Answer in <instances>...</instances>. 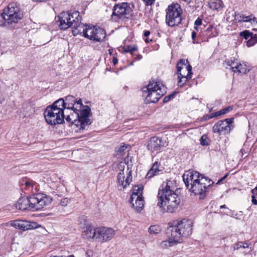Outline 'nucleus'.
<instances>
[{"instance_id": "1", "label": "nucleus", "mask_w": 257, "mask_h": 257, "mask_svg": "<svg viewBox=\"0 0 257 257\" xmlns=\"http://www.w3.org/2000/svg\"><path fill=\"white\" fill-rule=\"evenodd\" d=\"M166 234L168 240L162 241L161 246L167 247L180 242L182 237H187L192 234L193 222L190 219L176 220L168 223Z\"/></svg>"}, {"instance_id": "2", "label": "nucleus", "mask_w": 257, "mask_h": 257, "mask_svg": "<svg viewBox=\"0 0 257 257\" xmlns=\"http://www.w3.org/2000/svg\"><path fill=\"white\" fill-rule=\"evenodd\" d=\"M183 180L186 187L200 199L205 197V193L214 182L197 171H188L183 174Z\"/></svg>"}, {"instance_id": "3", "label": "nucleus", "mask_w": 257, "mask_h": 257, "mask_svg": "<svg viewBox=\"0 0 257 257\" xmlns=\"http://www.w3.org/2000/svg\"><path fill=\"white\" fill-rule=\"evenodd\" d=\"M157 197V205L160 208L166 206V211L169 213L174 212L180 202L179 195L175 192L173 181L171 180L163 183L159 189Z\"/></svg>"}, {"instance_id": "4", "label": "nucleus", "mask_w": 257, "mask_h": 257, "mask_svg": "<svg viewBox=\"0 0 257 257\" xmlns=\"http://www.w3.org/2000/svg\"><path fill=\"white\" fill-rule=\"evenodd\" d=\"M58 100H61L63 102L62 106H61L64 110L65 109H72L74 113L78 118V121H75V123L77 125L80 122L81 128H84L85 126H87L91 123V121L89 119L90 116V108L88 106H84L82 104V100L79 99L78 100L72 95H68L65 97V99L60 98ZM62 106V104H60Z\"/></svg>"}, {"instance_id": "5", "label": "nucleus", "mask_w": 257, "mask_h": 257, "mask_svg": "<svg viewBox=\"0 0 257 257\" xmlns=\"http://www.w3.org/2000/svg\"><path fill=\"white\" fill-rule=\"evenodd\" d=\"M52 198L44 194H34L29 197H22L16 203L19 209L37 211L41 210L51 203Z\"/></svg>"}, {"instance_id": "6", "label": "nucleus", "mask_w": 257, "mask_h": 257, "mask_svg": "<svg viewBox=\"0 0 257 257\" xmlns=\"http://www.w3.org/2000/svg\"><path fill=\"white\" fill-rule=\"evenodd\" d=\"M143 96H145L146 103H156L166 93L165 87L159 81L154 80L150 81L149 83L142 88Z\"/></svg>"}, {"instance_id": "7", "label": "nucleus", "mask_w": 257, "mask_h": 257, "mask_svg": "<svg viewBox=\"0 0 257 257\" xmlns=\"http://www.w3.org/2000/svg\"><path fill=\"white\" fill-rule=\"evenodd\" d=\"M62 103H63V102L61 101V100H57L46 108L44 115L47 123L51 125H55L64 122V109L60 105V104L62 105Z\"/></svg>"}, {"instance_id": "8", "label": "nucleus", "mask_w": 257, "mask_h": 257, "mask_svg": "<svg viewBox=\"0 0 257 257\" xmlns=\"http://www.w3.org/2000/svg\"><path fill=\"white\" fill-rule=\"evenodd\" d=\"M5 21L3 24L4 26H9L13 24H16L21 20L23 17V14L17 4L15 3L9 4L7 8L4 10L1 15Z\"/></svg>"}, {"instance_id": "9", "label": "nucleus", "mask_w": 257, "mask_h": 257, "mask_svg": "<svg viewBox=\"0 0 257 257\" xmlns=\"http://www.w3.org/2000/svg\"><path fill=\"white\" fill-rule=\"evenodd\" d=\"M182 10L177 3L169 5L166 10V22L169 26H178L182 21Z\"/></svg>"}, {"instance_id": "10", "label": "nucleus", "mask_w": 257, "mask_h": 257, "mask_svg": "<svg viewBox=\"0 0 257 257\" xmlns=\"http://www.w3.org/2000/svg\"><path fill=\"white\" fill-rule=\"evenodd\" d=\"M144 186L142 185H136L133 189L130 199V203L133 208L137 212H140L144 206V200L142 194Z\"/></svg>"}, {"instance_id": "11", "label": "nucleus", "mask_w": 257, "mask_h": 257, "mask_svg": "<svg viewBox=\"0 0 257 257\" xmlns=\"http://www.w3.org/2000/svg\"><path fill=\"white\" fill-rule=\"evenodd\" d=\"M111 19L114 22H117L120 19L126 18L127 15H130L133 11L128 3H121L115 4L113 8Z\"/></svg>"}, {"instance_id": "12", "label": "nucleus", "mask_w": 257, "mask_h": 257, "mask_svg": "<svg viewBox=\"0 0 257 257\" xmlns=\"http://www.w3.org/2000/svg\"><path fill=\"white\" fill-rule=\"evenodd\" d=\"M233 119V117H231L218 121L212 127L213 132L219 135H225L228 134L232 129L231 124Z\"/></svg>"}, {"instance_id": "13", "label": "nucleus", "mask_w": 257, "mask_h": 257, "mask_svg": "<svg viewBox=\"0 0 257 257\" xmlns=\"http://www.w3.org/2000/svg\"><path fill=\"white\" fill-rule=\"evenodd\" d=\"M97 233L96 241L98 242H104L108 241L112 238L115 234V231L111 228L105 227L96 228Z\"/></svg>"}, {"instance_id": "14", "label": "nucleus", "mask_w": 257, "mask_h": 257, "mask_svg": "<svg viewBox=\"0 0 257 257\" xmlns=\"http://www.w3.org/2000/svg\"><path fill=\"white\" fill-rule=\"evenodd\" d=\"M12 226L23 231L33 229L38 227L36 222H30L24 220H15L10 222Z\"/></svg>"}, {"instance_id": "15", "label": "nucleus", "mask_w": 257, "mask_h": 257, "mask_svg": "<svg viewBox=\"0 0 257 257\" xmlns=\"http://www.w3.org/2000/svg\"><path fill=\"white\" fill-rule=\"evenodd\" d=\"M164 145V142L161 138L158 137H153L148 141L147 148L152 152H159Z\"/></svg>"}, {"instance_id": "16", "label": "nucleus", "mask_w": 257, "mask_h": 257, "mask_svg": "<svg viewBox=\"0 0 257 257\" xmlns=\"http://www.w3.org/2000/svg\"><path fill=\"white\" fill-rule=\"evenodd\" d=\"M124 174V168L120 170L117 177V182L119 186L121 187L122 188H125L132 181V171H130L125 179Z\"/></svg>"}, {"instance_id": "17", "label": "nucleus", "mask_w": 257, "mask_h": 257, "mask_svg": "<svg viewBox=\"0 0 257 257\" xmlns=\"http://www.w3.org/2000/svg\"><path fill=\"white\" fill-rule=\"evenodd\" d=\"M69 12H63L60 14L58 17V21L60 24L59 27L61 30H66L69 28L72 27V22H69L70 21Z\"/></svg>"}, {"instance_id": "18", "label": "nucleus", "mask_w": 257, "mask_h": 257, "mask_svg": "<svg viewBox=\"0 0 257 257\" xmlns=\"http://www.w3.org/2000/svg\"><path fill=\"white\" fill-rule=\"evenodd\" d=\"M85 224L86 226L84 228V230L82 232L83 237L86 238H93L96 240L97 235L96 228H93L90 224L85 223Z\"/></svg>"}, {"instance_id": "19", "label": "nucleus", "mask_w": 257, "mask_h": 257, "mask_svg": "<svg viewBox=\"0 0 257 257\" xmlns=\"http://www.w3.org/2000/svg\"><path fill=\"white\" fill-rule=\"evenodd\" d=\"M189 72H187L186 75L181 74L178 75V82L177 84L179 87H183L184 85L191 79L192 76V67L189 66Z\"/></svg>"}, {"instance_id": "20", "label": "nucleus", "mask_w": 257, "mask_h": 257, "mask_svg": "<svg viewBox=\"0 0 257 257\" xmlns=\"http://www.w3.org/2000/svg\"><path fill=\"white\" fill-rule=\"evenodd\" d=\"M189 66L191 67L187 60L183 59L180 60L176 65V74L181 75L182 74V71L184 70L189 72Z\"/></svg>"}, {"instance_id": "21", "label": "nucleus", "mask_w": 257, "mask_h": 257, "mask_svg": "<svg viewBox=\"0 0 257 257\" xmlns=\"http://www.w3.org/2000/svg\"><path fill=\"white\" fill-rule=\"evenodd\" d=\"M160 163L158 162H155L153 164L151 168L148 172L146 177L148 178H151L154 176L159 175L161 173L162 170L159 168Z\"/></svg>"}, {"instance_id": "22", "label": "nucleus", "mask_w": 257, "mask_h": 257, "mask_svg": "<svg viewBox=\"0 0 257 257\" xmlns=\"http://www.w3.org/2000/svg\"><path fill=\"white\" fill-rule=\"evenodd\" d=\"M70 21L69 22H72V28L74 27L79 26V24L81 22V18L80 16L79 13L78 11H75L71 13L69 12Z\"/></svg>"}, {"instance_id": "23", "label": "nucleus", "mask_w": 257, "mask_h": 257, "mask_svg": "<svg viewBox=\"0 0 257 257\" xmlns=\"http://www.w3.org/2000/svg\"><path fill=\"white\" fill-rule=\"evenodd\" d=\"M106 34L104 30L100 27L95 28V33L93 37V41L100 42L102 41L105 37Z\"/></svg>"}, {"instance_id": "24", "label": "nucleus", "mask_w": 257, "mask_h": 257, "mask_svg": "<svg viewBox=\"0 0 257 257\" xmlns=\"http://www.w3.org/2000/svg\"><path fill=\"white\" fill-rule=\"evenodd\" d=\"M95 28L94 27H90L86 25L85 31L84 32V37L90 40L93 41V37L95 33Z\"/></svg>"}, {"instance_id": "25", "label": "nucleus", "mask_w": 257, "mask_h": 257, "mask_svg": "<svg viewBox=\"0 0 257 257\" xmlns=\"http://www.w3.org/2000/svg\"><path fill=\"white\" fill-rule=\"evenodd\" d=\"M203 35L205 37V39L207 40L208 38L214 37L217 35L216 29L213 27L210 26L204 31Z\"/></svg>"}, {"instance_id": "26", "label": "nucleus", "mask_w": 257, "mask_h": 257, "mask_svg": "<svg viewBox=\"0 0 257 257\" xmlns=\"http://www.w3.org/2000/svg\"><path fill=\"white\" fill-rule=\"evenodd\" d=\"M85 28L86 25H84L80 22L79 24V26L74 27L73 28V29H74L72 30V33L74 36L80 34L84 36V32L85 31Z\"/></svg>"}, {"instance_id": "27", "label": "nucleus", "mask_w": 257, "mask_h": 257, "mask_svg": "<svg viewBox=\"0 0 257 257\" xmlns=\"http://www.w3.org/2000/svg\"><path fill=\"white\" fill-rule=\"evenodd\" d=\"M223 7V2L220 0H215L210 4V8L214 10L219 11Z\"/></svg>"}, {"instance_id": "28", "label": "nucleus", "mask_w": 257, "mask_h": 257, "mask_svg": "<svg viewBox=\"0 0 257 257\" xmlns=\"http://www.w3.org/2000/svg\"><path fill=\"white\" fill-rule=\"evenodd\" d=\"M65 119H66V121L68 122H71L72 123H74L75 125H77V126H80V130H83L85 128L86 126H84V128H81V125H80V122L78 123L79 124L78 125H77L76 124H75L74 123L75 120L76 121L78 120V118L77 116H76V115L75 114V113L74 112L73 114H71V116L69 115H67Z\"/></svg>"}, {"instance_id": "29", "label": "nucleus", "mask_w": 257, "mask_h": 257, "mask_svg": "<svg viewBox=\"0 0 257 257\" xmlns=\"http://www.w3.org/2000/svg\"><path fill=\"white\" fill-rule=\"evenodd\" d=\"M21 185L22 186H25L26 189H29L33 188L35 183L31 180L24 179L21 181Z\"/></svg>"}, {"instance_id": "30", "label": "nucleus", "mask_w": 257, "mask_h": 257, "mask_svg": "<svg viewBox=\"0 0 257 257\" xmlns=\"http://www.w3.org/2000/svg\"><path fill=\"white\" fill-rule=\"evenodd\" d=\"M138 49L137 45H127L124 47V52L125 53H130L132 55L135 51H137Z\"/></svg>"}, {"instance_id": "31", "label": "nucleus", "mask_w": 257, "mask_h": 257, "mask_svg": "<svg viewBox=\"0 0 257 257\" xmlns=\"http://www.w3.org/2000/svg\"><path fill=\"white\" fill-rule=\"evenodd\" d=\"M127 148V146H126L125 144L122 143L115 148V152L117 155H121L124 152L125 150Z\"/></svg>"}, {"instance_id": "32", "label": "nucleus", "mask_w": 257, "mask_h": 257, "mask_svg": "<svg viewBox=\"0 0 257 257\" xmlns=\"http://www.w3.org/2000/svg\"><path fill=\"white\" fill-rule=\"evenodd\" d=\"M257 43V35L255 34L251 36L250 39L246 42L247 47H251Z\"/></svg>"}, {"instance_id": "33", "label": "nucleus", "mask_w": 257, "mask_h": 257, "mask_svg": "<svg viewBox=\"0 0 257 257\" xmlns=\"http://www.w3.org/2000/svg\"><path fill=\"white\" fill-rule=\"evenodd\" d=\"M149 231L151 234H157L161 231V228L158 225H151L149 228Z\"/></svg>"}, {"instance_id": "34", "label": "nucleus", "mask_w": 257, "mask_h": 257, "mask_svg": "<svg viewBox=\"0 0 257 257\" xmlns=\"http://www.w3.org/2000/svg\"><path fill=\"white\" fill-rule=\"evenodd\" d=\"M253 34L250 32L249 31L245 30L243 32H240V36L244 38L245 39H248L249 37L253 36Z\"/></svg>"}, {"instance_id": "35", "label": "nucleus", "mask_w": 257, "mask_h": 257, "mask_svg": "<svg viewBox=\"0 0 257 257\" xmlns=\"http://www.w3.org/2000/svg\"><path fill=\"white\" fill-rule=\"evenodd\" d=\"M247 17L248 18H245L243 22H251L257 24V18L253 16L252 15L247 16Z\"/></svg>"}, {"instance_id": "36", "label": "nucleus", "mask_w": 257, "mask_h": 257, "mask_svg": "<svg viewBox=\"0 0 257 257\" xmlns=\"http://www.w3.org/2000/svg\"><path fill=\"white\" fill-rule=\"evenodd\" d=\"M247 247H248V244L247 243L239 242L235 245L234 249H238L239 248H241V247L246 248Z\"/></svg>"}, {"instance_id": "37", "label": "nucleus", "mask_w": 257, "mask_h": 257, "mask_svg": "<svg viewBox=\"0 0 257 257\" xmlns=\"http://www.w3.org/2000/svg\"><path fill=\"white\" fill-rule=\"evenodd\" d=\"M242 67V65L241 64H237L234 67H232L231 70L232 71L235 72H238L239 73H241L242 72L241 69Z\"/></svg>"}, {"instance_id": "38", "label": "nucleus", "mask_w": 257, "mask_h": 257, "mask_svg": "<svg viewBox=\"0 0 257 257\" xmlns=\"http://www.w3.org/2000/svg\"><path fill=\"white\" fill-rule=\"evenodd\" d=\"M207 136L205 135H203L200 139L201 145L202 146L208 145V144L207 141Z\"/></svg>"}, {"instance_id": "39", "label": "nucleus", "mask_w": 257, "mask_h": 257, "mask_svg": "<svg viewBox=\"0 0 257 257\" xmlns=\"http://www.w3.org/2000/svg\"><path fill=\"white\" fill-rule=\"evenodd\" d=\"M233 109V106H228L227 107H226L224 108L221 109L222 114H224L225 113H227L231 111V110H232Z\"/></svg>"}, {"instance_id": "40", "label": "nucleus", "mask_w": 257, "mask_h": 257, "mask_svg": "<svg viewBox=\"0 0 257 257\" xmlns=\"http://www.w3.org/2000/svg\"><path fill=\"white\" fill-rule=\"evenodd\" d=\"M175 95V93H172L167 96H166L163 99V102L167 103L171 99H173Z\"/></svg>"}, {"instance_id": "41", "label": "nucleus", "mask_w": 257, "mask_h": 257, "mask_svg": "<svg viewBox=\"0 0 257 257\" xmlns=\"http://www.w3.org/2000/svg\"><path fill=\"white\" fill-rule=\"evenodd\" d=\"M241 215V213L238 214L233 211H231L230 212V216L237 219H240Z\"/></svg>"}, {"instance_id": "42", "label": "nucleus", "mask_w": 257, "mask_h": 257, "mask_svg": "<svg viewBox=\"0 0 257 257\" xmlns=\"http://www.w3.org/2000/svg\"><path fill=\"white\" fill-rule=\"evenodd\" d=\"M243 15L241 14H236L235 18L236 20L238 21V22H243Z\"/></svg>"}, {"instance_id": "43", "label": "nucleus", "mask_w": 257, "mask_h": 257, "mask_svg": "<svg viewBox=\"0 0 257 257\" xmlns=\"http://www.w3.org/2000/svg\"><path fill=\"white\" fill-rule=\"evenodd\" d=\"M69 202V200L67 198H64L61 199L60 204L62 206H66Z\"/></svg>"}, {"instance_id": "44", "label": "nucleus", "mask_w": 257, "mask_h": 257, "mask_svg": "<svg viewBox=\"0 0 257 257\" xmlns=\"http://www.w3.org/2000/svg\"><path fill=\"white\" fill-rule=\"evenodd\" d=\"M234 61H235V60L234 59L233 60H232V59H227L225 61V63L228 66H230L231 67V68H232V67H234L233 66V64L234 63Z\"/></svg>"}, {"instance_id": "45", "label": "nucleus", "mask_w": 257, "mask_h": 257, "mask_svg": "<svg viewBox=\"0 0 257 257\" xmlns=\"http://www.w3.org/2000/svg\"><path fill=\"white\" fill-rule=\"evenodd\" d=\"M212 118V116L211 115V113L210 114H207L203 116V117L201 118V120L202 121H205L208 120L210 118Z\"/></svg>"}, {"instance_id": "46", "label": "nucleus", "mask_w": 257, "mask_h": 257, "mask_svg": "<svg viewBox=\"0 0 257 257\" xmlns=\"http://www.w3.org/2000/svg\"><path fill=\"white\" fill-rule=\"evenodd\" d=\"M211 115H212V118H213L214 117H217V116H220L222 114L221 110H220L219 111L212 113Z\"/></svg>"}, {"instance_id": "47", "label": "nucleus", "mask_w": 257, "mask_h": 257, "mask_svg": "<svg viewBox=\"0 0 257 257\" xmlns=\"http://www.w3.org/2000/svg\"><path fill=\"white\" fill-rule=\"evenodd\" d=\"M155 0H143L146 6L152 5Z\"/></svg>"}, {"instance_id": "48", "label": "nucleus", "mask_w": 257, "mask_h": 257, "mask_svg": "<svg viewBox=\"0 0 257 257\" xmlns=\"http://www.w3.org/2000/svg\"><path fill=\"white\" fill-rule=\"evenodd\" d=\"M196 37V33L195 32V31H192V34H191V37H192V39L193 40V43H195L196 42H195V38ZM196 43H197V42H196Z\"/></svg>"}, {"instance_id": "49", "label": "nucleus", "mask_w": 257, "mask_h": 257, "mask_svg": "<svg viewBox=\"0 0 257 257\" xmlns=\"http://www.w3.org/2000/svg\"><path fill=\"white\" fill-rule=\"evenodd\" d=\"M92 255L93 251L91 250H89L85 252L86 257H91Z\"/></svg>"}, {"instance_id": "50", "label": "nucleus", "mask_w": 257, "mask_h": 257, "mask_svg": "<svg viewBox=\"0 0 257 257\" xmlns=\"http://www.w3.org/2000/svg\"><path fill=\"white\" fill-rule=\"evenodd\" d=\"M195 25L196 26H200L202 24V20L201 19L198 18L194 23Z\"/></svg>"}, {"instance_id": "51", "label": "nucleus", "mask_w": 257, "mask_h": 257, "mask_svg": "<svg viewBox=\"0 0 257 257\" xmlns=\"http://www.w3.org/2000/svg\"><path fill=\"white\" fill-rule=\"evenodd\" d=\"M251 198H252L251 201H252V204L254 205H257V200H256L255 196L252 195Z\"/></svg>"}, {"instance_id": "52", "label": "nucleus", "mask_w": 257, "mask_h": 257, "mask_svg": "<svg viewBox=\"0 0 257 257\" xmlns=\"http://www.w3.org/2000/svg\"><path fill=\"white\" fill-rule=\"evenodd\" d=\"M142 56L140 54H138L137 55V56H136V57L135 58V61H139V60H140L141 59H142Z\"/></svg>"}, {"instance_id": "53", "label": "nucleus", "mask_w": 257, "mask_h": 257, "mask_svg": "<svg viewBox=\"0 0 257 257\" xmlns=\"http://www.w3.org/2000/svg\"><path fill=\"white\" fill-rule=\"evenodd\" d=\"M227 176L228 174H226L224 176H223L222 178L219 179L217 182L216 184H219V183H220V182H222L223 180H224L227 177Z\"/></svg>"}, {"instance_id": "54", "label": "nucleus", "mask_w": 257, "mask_h": 257, "mask_svg": "<svg viewBox=\"0 0 257 257\" xmlns=\"http://www.w3.org/2000/svg\"><path fill=\"white\" fill-rule=\"evenodd\" d=\"M150 34V32L149 31H145L144 33V35L145 37H147Z\"/></svg>"}, {"instance_id": "55", "label": "nucleus", "mask_w": 257, "mask_h": 257, "mask_svg": "<svg viewBox=\"0 0 257 257\" xmlns=\"http://www.w3.org/2000/svg\"><path fill=\"white\" fill-rule=\"evenodd\" d=\"M112 62H113V63L114 65H115V64H116L117 63V62H118V60H117V59H116V58H113V60H112Z\"/></svg>"}, {"instance_id": "56", "label": "nucleus", "mask_w": 257, "mask_h": 257, "mask_svg": "<svg viewBox=\"0 0 257 257\" xmlns=\"http://www.w3.org/2000/svg\"><path fill=\"white\" fill-rule=\"evenodd\" d=\"M220 209H224V208L228 209V208L226 207V206L225 205H224H224H221V206H220Z\"/></svg>"}, {"instance_id": "57", "label": "nucleus", "mask_w": 257, "mask_h": 257, "mask_svg": "<svg viewBox=\"0 0 257 257\" xmlns=\"http://www.w3.org/2000/svg\"><path fill=\"white\" fill-rule=\"evenodd\" d=\"M145 42L146 43H149L150 41H152V39L151 40H149V38H146L145 40Z\"/></svg>"}, {"instance_id": "58", "label": "nucleus", "mask_w": 257, "mask_h": 257, "mask_svg": "<svg viewBox=\"0 0 257 257\" xmlns=\"http://www.w3.org/2000/svg\"><path fill=\"white\" fill-rule=\"evenodd\" d=\"M187 73V71H185V70L182 71V74L186 75Z\"/></svg>"}, {"instance_id": "59", "label": "nucleus", "mask_w": 257, "mask_h": 257, "mask_svg": "<svg viewBox=\"0 0 257 257\" xmlns=\"http://www.w3.org/2000/svg\"><path fill=\"white\" fill-rule=\"evenodd\" d=\"M257 190V186L255 187L254 189H252L251 192L252 193H254V190Z\"/></svg>"}, {"instance_id": "60", "label": "nucleus", "mask_w": 257, "mask_h": 257, "mask_svg": "<svg viewBox=\"0 0 257 257\" xmlns=\"http://www.w3.org/2000/svg\"><path fill=\"white\" fill-rule=\"evenodd\" d=\"M243 19H245V18H248L246 16H245L244 15H243Z\"/></svg>"}, {"instance_id": "61", "label": "nucleus", "mask_w": 257, "mask_h": 257, "mask_svg": "<svg viewBox=\"0 0 257 257\" xmlns=\"http://www.w3.org/2000/svg\"><path fill=\"white\" fill-rule=\"evenodd\" d=\"M133 64H134V62H131V63L130 64L131 65H133Z\"/></svg>"}, {"instance_id": "62", "label": "nucleus", "mask_w": 257, "mask_h": 257, "mask_svg": "<svg viewBox=\"0 0 257 257\" xmlns=\"http://www.w3.org/2000/svg\"><path fill=\"white\" fill-rule=\"evenodd\" d=\"M253 30L255 31H257V29H253Z\"/></svg>"}, {"instance_id": "63", "label": "nucleus", "mask_w": 257, "mask_h": 257, "mask_svg": "<svg viewBox=\"0 0 257 257\" xmlns=\"http://www.w3.org/2000/svg\"><path fill=\"white\" fill-rule=\"evenodd\" d=\"M195 28L196 29V30H198V28L197 27H195Z\"/></svg>"}, {"instance_id": "64", "label": "nucleus", "mask_w": 257, "mask_h": 257, "mask_svg": "<svg viewBox=\"0 0 257 257\" xmlns=\"http://www.w3.org/2000/svg\"><path fill=\"white\" fill-rule=\"evenodd\" d=\"M256 195H257V192H256Z\"/></svg>"}]
</instances>
